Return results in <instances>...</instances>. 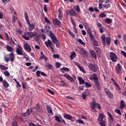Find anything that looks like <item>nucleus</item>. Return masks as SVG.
Returning <instances> with one entry per match:
<instances>
[{"label": "nucleus", "instance_id": "49530a36", "mask_svg": "<svg viewBox=\"0 0 126 126\" xmlns=\"http://www.w3.org/2000/svg\"><path fill=\"white\" fill-rule=\"evenodd\" d=\"M107 16V15L105 14V13H101L99 15V17H101V18H104V17H106Z\"/></svg>", "mask_w": 126, "mask_h": 126}, {"label": "nucleus", "instance_id": "09e8293b", "mask_svg": "<svg viewBox=\"0 0 126 126\" xmlns=\"http://www.w3.org/2000/svg\"><path fill=\"white\" fill-rule=\"evenodd\" d=\"M16 20H17V18H16V17H15V16L13 15L12 16V22L13 23H15V22H16Z\"/></svg>", "mask_w": 126, "mask_h": 126}, {"label": "nucleus", "instance_id": "412c9836", "mask_svg": "<svg viewBox=\"0 0 126 126\" xmlns=\"http://www.w3.org/2000/svg\"><path fill=\"white\" fill-rule=\"evenodd\" d=\"M90 53L91 57H92V58H93V59H97V55H96V52H95V51H94V50H90Z\"/></svg>", "mask_w": 126, "mask_h": 126}, {"label": "nucleus", "instance_id": "0e129e2a", "mask_svg": "<svg viewBox=\"0 0 126 126\" xmlns=\"http://www.w3.org/2000/svg\"><path fill=\"white\" fill-rule=\"evenodd\" d=\"M40 37L43 39V40H46V35L42 34L40 35Z\"/></svg>", "mask_w": 126, "mask_h": 126}, {"label": "nucleus", "instance_id": "6e6552de", "mask_svg": "<svg viewBox=\"0 0 126 126\" xmlns=\"http://www.w3.org/2000/svg\"><path fill=\"white\" fill-rule=\"evenodd\" d=\"M104 92L110 99H113V98H114V95L111 93L110 90H109L108 88L104 89Z\"/></svg>", "mask_w": 126, "mask_h": 126}, {"label": "nucleus", "instance_id": "e433bc0d", "mask_svg": "<svg viewBox=\"0 0 126 126\" xmlns=\"http://www.w3.org/2000/svg\"><path fill=\"white\" fill-rule=\"evenodd\" d=\"M103 7L104 8H105V9H108V8H110V7H111V4H105L103 5Z\"/></svg>", "mask_w": 126, "mask_h": 126}, {"label": "nucleus", "instance_id": "052dcab7", "mask_svg": "<svg viewBox=\"0 0 126 126\" xmlns=\"http://www.w3.org/2000/svg\"><path fill=\"white\" fill-rule=\"evenodd\" d=\"M102 7H103V4L101 2H98V8H99V9H101Z\"/></svg>", "mask_w": 126, "mask_h": 126}, {"label": "nucleus", "instance_id": "aec40b11", "mask_svg": "<svg viewBox=\"0 0 126 126\" xmlns=\"http://www.w3.org/2000/svg\"><path fill=\"white\" fill-rule=\"evenodd\" d=\"M68 13L70 16H77L78 15L73 9L69 10Z\"/></svg>", "mask_w": 126, "mask_h": 126}, {"label": "nucleus", "instance_id": "69168bd1", "mask_svg": "<svg viewBox=\"0 0 126 126\" xmlns=\"http://www.w3.org/2000/svg\"><path fill=\"white\" fill-rule=\"evenodd\" d=\"M40 74H41V71L40 70H37L36 72V76H39L40 77Z\"/></svg>", "mask_w": 126, "mask_h": 126}, {"label": "nucleus", "instance_id": "37998d69", "mask_svg": "<svg viewBox=\"0 0 126 126\" xmlns=\"http://www.w3.org/2000/svg\"><path fill=\"white\" fill-rule=\"evenodd\" d=\"M3 74L5 75V76H10V73H9V72L8 71H4L3 72Z\"/></svg>", "mask_w": 126, "mask_h": 126}, {"label": "nucleus", "instance_id": "a18cd8bd", "mask_svg": "<svg viewBox=\"0 0 126 126\" xmlns=\"http://www.w3.org/2000/svg\"><path fill=\"white\" fill-rule=\"evenodd\" d=\"M90 38L91 41H93L95 40V39H94L95 37H94V35H93L92 33H90Z\"/></svg>", "mask_w": 126, "mask_h": 126}, {"label": "nucleus", "instance_id": "1a4fd4ad", "mask_svg": "<svg viewBox=\"0 0 126 126\" xmlns=\"http://www.w3.org/2000/svg\"><path fill=\"white\" fill-rule=\"evenodd\" d=\"M123 67L121 65V64L118 63L117 66H115V72L118 75L121 73Z\"/></svg>", "mask_w": 126, "mask_h": 126}, {"label": "nucleus", "instance_id": "a19ab883", "mask_svg": "<svg viewBox=\"0 0 126 126\" xmlns=\"http://www.w3.org/2000/svg\"><path fill=\"white\" fill-rule=\"evenodd\" d=\"M78 68H79L80 71H82V72H83V73H86V71L85 70V69L83 68V67L82 66L80 65Z\"/></svg>", "mask_w": 126, "mask_h": 126}, {"label": "nucleus", "instance_id": "f8f14e48", "mask_svg": "<svg viewBox=\"0 0 126 126\" xmlns=\"http://www.w3.org/2000/svg\"><path fill=\"white\" fill-rule=\"evenodd\" d=\"M16 53L19 56H24V55L23 54V49L22 48V47H20L17 48Z\"/></svg>", "mask_w": 126, "mask_h": 126}, {"label": "nucleus", "instance_id": "2f4dec72", "mask_svg": "<svg viewBox=\"0 0 126 126\" xmlns=\"http://www.w3.org/2000/svg\"><path fill=\"white\" fill-rule=\"evenodd\" d=\"M6 50H7L8 52H12V51H13V48H12V47L8 45H6Z\"/></svg>", "mask_w": 126, "mask_h": 126}, {"label": "nucleus", "instance_id": "de8ad7c7", "mask_svg": "<svg viewBox=\"0 0 126 126\" xmlns=\"http://www.w3.org/2000/svg\"><path fill=\"white\" fill-rule=\"evenodd\" d=\"M62 65V64L59 62H56V67L57 68H60L61 66Z\"/></svg>", "mask_w": 126, "mask_h": 126}, {"label": "nucleus", "instance_id": "c756f323", "mask_svg": "<svg viewBox=\"0 0 126 126\" xmlns=\"http://www.w3.org/2000/svg\"><path fill=\"white\" fill-rule=\"evenodd\" d=\"M102 43L103 46H106V37L105 36H101Z\"/></svg>", "mask_w": 126, "mask_h": 126}, {"label": "nucleus", "instance_id": "4c0bfd02", "mask_svg": "<svg viewBox=\"0 0 126 126\" xmlns=\"http://www.w3.org/2000/svg\"><path fill=\"white\" fill-rule=\"evenodd\" d=\"M62 72H63V71H67V72H68L69 71V68H67V67H63V69H61ZM62 70H63V71H62Z\"/></svg>", "mask_w": 126, "mask_h": 126}, {"label": "nucleus", "instance_id": "4be33fe9", "mask_svg": "<svg viewBox=\"0 0 126 126\" xmlns=\"http://www.w3.org/2000/svg\"><path fill=\"white\" fill-rule=\"evenodd\" d=\"M26 34L28 35L30 37V38H33V37H34L35 36L36 34H37V32H27Z\"/></svg>", "mask_w": 126, "mask_h": 126}, {"label": "nucleus", "instance_id": "e2e57ef3", "mask_svg": "<svg viewBox=\"0 0 126 126\" xmlns=\"http://www.w3.org/2000/svg\"><path fill=\"white\" fill-rule=\"evenodd\" d=\"M53 58L55 59H59V58H60V55L58 54H53Z\"/></svg>", "mask_w": 126, "mask_h": 126}, {"label": "nucleus", "instance_id": "393cba45", "mask_svg": "<svg viewBox=\"0 0 126 126\" xmlns=\"http://www.w3.org/2000/svg\"><path fill=\"white\" fill-rule=\"evenodd\" d=\"M106 43V45L107 46H110L111 45V37L109 36H107L106 37L105 39V43Z\"/></svg>", "mask_w": 126, "mask_h": 126}, {"label": "nucleus", "instance_id": "f257e3e1", "mask_svg": "<svg viewBox=\"0 0 126 126\" xmlns=\"http://www.w3.org/2000/svg\"><path fill=\"white\" fill-rule=\"evenodd\" d=\"M93 80H94V85L96 87L97 90H101V86H100V83H99L98 79L99 78L97 77V74L96 73H94L93 75Z\"/></svg>", "mask_w": 126, "mask_h": 126}, {"label": "nucleus", "instance_id": "6ab92c4d", "mask_svg": "<svg viewBox=\"0 0 126 126\" xmlns=\"http://www.w3.org/2000/svg\"><path fill=\"white\" fill-rule=\"evenodd\" d=\"M45 44L46 47H52L51 46H54V47H55V45L53 44V42H52L50 39H48L47 41H45Z\"/></svg>", "mask_w": 126, "mask_h": 126}, {"label": "nucleus", "instance_id": "f704fd0d", "mask_svg": "<svg viewBox=\"0 0 126 126\" xmlns=\"http://www.w3.org/2000/svg\"><path fill=\"white\" fill-rule=\"evenodd\" d=\"M67 32L70 35V36H71V37H72V38H74L75 37L74 33H73V32H71L70 30H68Z\"/></svg>", "mask_w": 126, "mask_h": 126}, {"label": "nucleus", "instance_id": "603ef678", "mask_svg": "<svg viewBox=\"0 0 126 126\" xmlns=\"http://www.w3.org/2000/svg\"><path fill=\"white\" fill-rule=\"evenodd\" d=\"M116 89H117V91H118V93H121V88H120V86H116Z\"/></svg>", "mask_w": 126, "mask_h": 126}, {"label": "nucleus", "instance_id": "a878e982", "mask_svg": "<svg viewBox=\"0 0 126 126\" xmlns=\"http://www.w3.org/2000/svg\"><path fill=\"white\" fill-rule=\"evenodd\" d=\"M80 52L82 55H85V56H87L88 55V52H87V51L83 49V48H81L80 49Z\"/></svg>", "mask_w": 126, "mask_h": 126}, {"label": "nucleus", "instance_id": "6e6d98bb", "mask_svg": "<svg viewBox=\"0 0 126 126\" xmlns=\"http://www.w3.org/2000/svg\"><path fill=\"white\" fill-rule=\"evenodd\" d=\"M44 20L46 23H51V21H49V19L47 17H45Z\"/></svg>", "mask_w": 126, "mask_h": 126}, {"label": "nucleus", "instance_id": "72a5a7b5", "mask_svg": "<svg viewBox=\"0 0 126 126\" xmlns=\"http://www.w3.org/2000/svg\"><path fill=\"white\" fill-rule=\"evenodd\" d=\"M112 19H110V18H106L105 19V22H106V23H107V24H111V23H112Z\"/></svg>", "mask_w": 126, "mask_h": 126}, {"label": "nucleus", "instance_id": "5fc2aeb1", "mask_svg": "<svg viewBox=\"0 0 126 126\" xmlns=\"http://www.w3.org/2000/svg\"><path fill=\"white\" fill-rule=\"evenodd\" d=\"M55 120H56V121L58 122V123H61V119H60V117L59 116H55Z\"/></svg>", "mask_w": 126, "mask_h": 126}, {"label": "nucleus", "instance_id": "39448f33", "mask_svg": "<svg viewBox=\"0 0 126 126\" xmlns=\"http://www.w3.org/2000/svg\"><path fill=\"white\" fill-rule=\"evenodd\" d=\"M110 58L113 63H116L117 61H118V57L117 56V54L113 52H111L110 53Z\"/></svg>", "mask_w": 126, "mask_h": 126}, {"label": "nucleus", "instance_id": "4d7b16f0", "mask_svg": "<svg viewBox=\"0 0 126 126\" xmlns=\"http://www.w3.org/2000/svg\"><path fill=\"white\" fill-rule=\"evenodd\" d=\"M84 94H86V95H87V96H88V95H89L90 93H89V90L88 89H86L85 92H84Z\"/></svg>", "mask_w": 126, "mask_h": 126}, {"label": "nucleus", "instance_id": "ea45409f", "mask_svg": "<svg viewBox=\"0 0 126 126\" xmlns=\"http://www.w3.org/2000/svg\"><path fill=\"white\" fill-rule=\"evenodd\" d=\"M70 21H71V22L73 27H76V24H75V22H74V20H73L72 17H70Z\"/></svg>", "mask_w": 126, "mask_h": 126}, {"label": "nucleus", "instance_id": "774afa93", "mask_svg": "<svg viewBox=\"0 0 126 126\" xmlns=\"http://www.w3.org/2000/svg\"><path fill=\"white\" fill-rule=\"evenodd\" d=\"M29 126H37V125H35V124H34L33 123H30L29 124Z\"/></svg>", "mask_w": 126, "mask_h": 126}, {"label": "nucleus", "instance_id": "5701e85b", "mask_svg": "<svg viewBox=\"0 0 126 126\" xmlns=\"http://www.w3.org/2000/svg\"><path fill=\"white\" fill-rule=\"evenodd\" d=\"M58 19L59 20L63 19V11L61 8H59L58 10Z\"/></svg>", "mask_w": 126, "mask_h": 126}, {"label": "nucleus", "instance_id": "c03bdc74", "mask_svg": "<svg viewBox=\"0 0 126 126\" xmlns=\"http://www.w3.org/2000/svg\"><path fill=\"white\" fill-rule=\"evenodd\" d=\"M74 9H75V10L77 11V12H79V11H80V8H79V6L77 5L74 7Z\"/></svg>", "mask_w": 126, "mask_h": 126}, {"label": "nucleus", "instance_id": "c9c22d12", "mask_svg": "<svg viewBox=\"0 0 126 126\" xmlns=\"http://www.w3.org/2000/svg\"><path fill=\"white\" fill-rule=\"evenodd\" d=\"M25 18L27 23L30 21V20H29V16H28V14L27 12H25Z\"/></svg>", "mask_w": 126, "mask_h": 126}, {"label": "nucleus", "instance_id": "423d86ee", "mask_svg": "<svg viewBox=\"0 0 126 126\" xmlns=\"http://www.w3.org/2000/svg\"><path fill=\"white\" fill-rule=\"evenodd\" d=\"M96 107L98 110H100L101 109V106L98 103H96V102L93 101L91 103V108L92 110H95L96 109Z\"/></svg>", "mask_w": 126, "mask_h": 126}, {"label": "nucleus", "instance_id": "8fccbe9b", "mask_svg": "<svg viewBox=\"0 0 126 126\" xmlns=\"http://www.w3.org/2000/svg\"><path fill=\"white\" fill-rule=\"evenodd\" d=\"M85 85L88 88H89V87H92V85L87 82L85 83Z\"/></svg>", "mask_w": 126, "mask_h": 126}, {"label": "nucleus", "instance_id": "13d9d810", "mask_svg": "<svg viewBox=\"0 0 126 126\" xmlns=\"http://www.w3.org/2000/svg\"><path fill=\"white\" fill-rule=\"evenodd\" d=\"M47 91L50 93V94H51V95H55V92H53L52 90L48 89Z\"/></svg>", "mask_w": 126, "mask_h": 126}, {"label": "nucleus", "instance_id": "9d476101", "mask_svg": "<svg viewBox=\"0 0 126 126\" xmlns=\"http://www.w3.org/2000/svg\"><path fill=\"white\" fill-rule=\"evenodd\" d=\"M89 68L93 72H96L97 71V67L96 66V64H93L91 63H89Z\"/></svg>", "mask_w": 126, "mask_h": 126}, {"label": "nucleus", "instance_id": "9b49d317", "mask_svg": "<svg viewBox=\"0 0 126 126\" xmlns=\"http://www.w3.org/2000/svg\"><path fill=\"white\" fill-rule=\"evenodd\" d=\"M24 48L25 51H26V52H28V53H30L31 51H32V49L31 48V47L30 46V44H29V43H24Z\"/></svg>", "mask_w": 126, "mask_h": 126}, {"label": "nucleus", "instance_id": "c85d7f7f", "mask_svg": "<svg viewBox=\"0 0 126 126\" xmlns=\"http://www.w3.org/2000/svg\"><path fill=\"white\" fill-rule=\"evenodd\" d=\"M0 69H1V70H7V69H8V67H6L4 65L0 64Z\"/></svg>", "mask_w": 126, "mask_h": 126}, {"label": "nucleus", "instance_id": "79ce46f5", "mask_svg": "<svg viewBox=\"0 0 126 126\" xmlns=\"http://www.w3.org/2000/svg\"><path fill=\"white\" fill-rule=\"evenodd\" d=\"M111 79L115 86L117 87L119 85V84H118V83H117V81H116L114 78H112Z\"/></svg>", "mask_w": 126, "mask_h": 126}, {"label": "nucleus", "instance_id": "f03ea898", "mask_svg": "<svg viewBox=\"0 0 126 126\" xmlns=\"http://www.w3.org/2000/svg\"><path fill=\"white\" fill-rule=\"evenodd\" d=\"M104 117L105 115L103 113H100L99 116L97 118V121L98 122V124L101 126H106V123L105 121H104Z\"/></svg>", "mask_w": 126, "mask_h": 126}, {"label": "nucleus", "instance_id": "f3484780", "mask_svg": "<svg viewBox=\"0 0 126 126\" xmlns=\"http://www.w3.org/2000/svg\"><path fill=\"white\" fill-rule=\"evenodd\" d=\"M63 117L64 119H66V120H69V121H71V122H74V120L72 119H73V117L69 114H65L63 115Z\"/></svg>", "mask_w": 126, "mask_h": 126}, {"label": "nucleus", "instance_id": "bb28decb", "mask_svg": "<svg viewBox=\"0 0 126 126\" xmlns=\"http://www.w3.org/2000/svg\"><path fill=\"white\" fill-rule=\"evenodd\" d=\"M2 85L4 88H8V87H9V84H8V83L5 80L3 81Z\"/></svg>", "mask_w": 126, "mask_h": 126}, {"label": "nucleus", "instance_id": "dca6fc26", "mask_svg": "<svg viewBox=\"0 0 126 126\" xmlns=\"http://www.w3.org/2000/svg\"><path fill=\"white\" fill-rule=\"evenodd\" d=\"M32 109L33 110H35V111L38 113H40V112L42 111V107L39 103L36 104L35 107H33Z\"/></svg>", "mask_w": 126, "mask_h": 126}, {"label": "nucleus", "instance_id": "ddd939ff", "mask_svg": "<svg viewBox=\"0 0 126 126\" xmlns=\"http://www.w3.org/2000/svg\"><path fill=\"white\" fill-rule=\"evenodd\" d=\"M53 24L57 26H59V27L62 26V22H60L58 18L53 19Z\"/></svg>", "mask_w": 126, "mask_h": 126}, {"label": "nucleus", "instance_id": "7ed1b4c3", "mask_svg": "<svg viewBox=\"0 0 126 126\" xmlns=\"http://www.w3.org/2000/svg\"><path fill=\"white\" fill-rule=\"evenodd\" d=\"M50 38L53 43V44H55L56 47H60V45L59 44V40H58V39L57 38V36L55 34H54V33L52 32H50Z\"/></svg>", "mask_w": 126, "mask_h": 126}, {"label": "nucleus", "instance_id": "680f3d73", "mask_svg": "<svg viewBox=\"0 0 126 126\" xmlns=\"http://www.w3.org/2000/svg\"><path fill=\"white\" fill-rule=\"evenodd\" d=\"M60 82L61 83H62L61 85L63 87L66 86V83H64V82H63V81H61Z\"/></svg>", "mask_w": 126, "mask_h": 126}, {"label": "nucleus", "instance_id": "4468645a", "mask_svg": "<svg viewBox=\"0 0 126 126\" xmlns=\"http://www.w3.org/2000/svg\"><path fill=\"white\" fill-rule=\"evenodd\" d=\"M29 25V31H33L35 29V24L31 23L30 21L27 22Z\"/></svg>", "mask_w": 126, "mask_h": 126}, {"label": "nucleus", "instance_id": "58836bf2", "mask_svg": "<svg viewBox=\"0 0 126 126\" xmlns=\"http://www.w3.org/2000/svg\"><path fill=\"white\" fill-rule=\"evenodd\" d=\"M94 46L95 47L99 46V43H98V41L94 39V40L93 41Z\"/></svg>", "mask_w": 126, "mask_h": 126}, {"label": "nucleus", "instance_id": "7c9ffc66", "mask_svg": "<svg viewBox=\"0 0 126 126\" xmlns=\"http://www.w3.org/2000/svg\"><path fill=\"white\" fill-rule=\"evenodd\" d=\"M46 109H47V111L48 112V113H49V114H52L53 113V110L52 109V108H51V106H47L46 107Z\"/></svg>", "mask_w": 126, "mask_h": 126}, {"label": "nucleus", "instance_id": "cd10ccee", "mask_svg": "<svg viewBox=\"0 0 126 126\" xmlns=\"http://www.w3.org/2000/svg\"><path fill=\"white\" fill-rule=\"evenodd\" d=\"M78 80L79 82L80 85H81V84H84L85 83V81L83 80L81 77H78Z\"/></svg>", "mask_w": 126, "mask_h": 126}, {"label": "nucleus", "instance_id": "b1692460", "mask_svg": "<svg viewBox=\"0 0 126 126\" xmlns=\"http://www.w3.org/2000/svg\"><path fill=\"white\" fill-rule=\"evenodd\" d=\"M40 57H39V60H45V61H48V59L44 55V53L42 51L40 52Z\"/></svg>", "mask_w": 126, "mask_h": 126}, {"label": "nucleus", "instance_id": "2eb2a0df", "mask_svg": "<svg viewBox=\"0 0 126 126\" xmlns=\"http://www.w3.org/2000/svg\"><path fill=\"white\" fill-rule=\"evenodd\" d=\"M63 77H65L66 79H68L71 82H73L74 81V79L72 78L69 74H64L63 75Z\"/></svg>", "mask_w": 126, "mask_h": 126}, {"label": "nucleus", "instance_id": "864d4df0", "mask_svg": "<svg viewBox=\"0 0 126 126\" xmlns=\"http://www.w3.org/2000/svg\"><path fill=\"white\" fill-rule=\"evenodd\" d=\"M39 38H40V36L38 35H37V34H35V35H34L35 41H39Z\"/></svg>", "mask_w": 126, "mask_h": 126}, {"label": "nucleus", "instance_id": "0eeeda50", "mask_svg": "<svg viewBox=\"0 0 126 126\" xmlns=\"http://www.w3.org/2000/svg\"><path fill=\"white\" fill-rule=\"evenodd\" d=\"M32 113H33V109H32V108H30L27 110L25 113L22 114V116L25 118L29 117V116H30Z\"/></svg>", "mask_w": 126, "mask_h": 126}, {"label": "nucleus", "instance_id": "338daca9", "mask_svg": "<svg viewBox=\"0 0 126 126\" xmlns=\"http://www.w3.org/2000/svg\"><path fill=\"white\" fill-rule=\"evenodd\" d=\"M12 126H18L17 125V122L14 121L12 124Z\"/></svg>", "mask_w": 126, "mask_h": 126}, {"label": "nucleus", "instance_id": "473e14b6", "mask_svg": "<svg viewBox=\"0 0 126 126\" xmlns=\"http://www.w3.org/2000/svg\"><path fill=\"white\" fill-rule=\"evenodd\" d=\"M120 109H124L125 108V101H124L123 100H122L120 101Z\"/></svg>", "mask_w": 126, "mask_h": 126}, {"label": "nucleus", "instance_id": "3c124183", "mask_svg": "<svg viewBox=\"0 0 126 126\" xmlns=\"http://www.w3.org/2000/svg\"><path fill=\"white\" fill-rule=\"evenodd\" d=\"M82 97L83 99V100H85L86 99V98L87 97V94H85L84 93H82Z\"/></svg>", "mask_w": 126, "mask_h": 126}, {"label": "nucleus", "instance_id": "20e7f679", "mask_svg": "<svg viewBox=\"0 0 126 126\" xmlns=\"http://www.w3.org/2000/svg\"><path fill=\"white\" fill-rule=\"evenodd\" d=\"M9 58L6 57V55L4 56V60L6 63H8L9 61L11 62H14V59L15 57H14V54L13 53H10L9 54Z\"/></svg>", "mask_w": 126, "mask_h": 126}, {"label": "nucleus", "instance_id": "bf43d9fd", "mask_svg": "<svg viewBox=\"0 0 126 126\" xmlns=\"http://www.w3.org/2000/svg\"><path fill=\"white\" fill-rule=\"evenodd\" d=\"M78 42H79L80 44H81V45H85V43H84V42H83V41L80 39H78Z\"/></svg>", "mask_w": 126, "mask_h": 126}, {"label": "nucleus", "instance_id": "a211bd4d", "mask_svg": "<svg viewBox=\"0 0 126 126\" xmlns=\"http://www.w3.org/2000/svg\"><path fill=\"white\" fill-rule=\"evenodd\" d=\"M44 30L46 31L47 33L49 32V37H51V32L53 33V32L51 30V27L49 25H46L44 26Z\"/></svg>", "mask_w": 126, "mask_h": 126}]
</instances>
